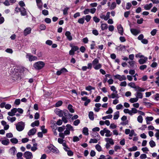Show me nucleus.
Returning <instances> with one entry per match:
<instances>
[{"mask_svg": "<svg viewBox=\"0 0 159 159\" xmlns=\"http://www.w3.org/2000/svg\"><path fill=\"white\" fill-rule=\"evenodd\" d=\"M55 112L59 116H62L61 120L65 123H66L68 121L67 118H70L72 116L67 110H55Z\"/></svg>", "mask_w": 159, "mask_h": 159, "instance_id": "f257e3e1", "label": "nucleus"}, {"mask_svg": "<svg viewBox=\"0 0 159 159\" xmlns=\"http://www.w3.org/2000/svg\"><path fill=\"white\" fill-rule=\"evenodd\" d=\"M99 60L97 58H95L92 61V66L94 69L95 70H98L101 68L102 67V65L101 64L99 63Z\"/></svg>", "mask_w": 159, "mask_h": 159, "instance_id": "f03ea898", "label": "nucleus"}, {"mask_svg": "<svg viewBox=\"0 0 159 159\" xmlns=\"http://www.w3.org/2000/svg\"><path fill=\"white\" fill-rule=\"evenodd\" d=\"M44 63L42 61H39L35 63L34 64V67L37 70H40L43 68L45 66Z\"/></svg>", "mask_w": 159, "mask_h": 159, "instance_id": "7ed1b4c3", "label": "nucleus"}, {"mask_svg": "<svg viewBox=\"0 0 159 159\" xmlns=\"http://www.w3.org/2000/svg\"><path fill=\"white\" fill-rule=\"evenodd\" d=\"M25 126V123L23 122H19L16 125V128L19 131H22L24 129Z\"/></svg>", "mask_w": 159, "mask_h": 159, "instance_id": "20e7f679", "label": "nucleus"}, {"mask_svg": "<svg viewBox=\"0 0 159 159\" xmlns=\"http://www.w3.org/2000/svg\"><path fill=\"white\" fill-rule=\"evenodd\" d=\"M95 136H94V137L96 138L94 139H91L89 141V143H96L98 142V140L100 139V136L99 134L97 133H95Z\"/></svg>", "mask_w": 159, "mask_h": 159, "instance_id": "39448f33", "label": "nucleus"}, {"mask_svg": "<svg viewBox=\"0 0 159 159\" xmlns=\"http://www.w3.org/2000/svg\"><path fill=\"white\" fill-rule=\"evenodd\" d=\"M26 58L28 59L29 61H32L37 60V58L36 57L33 56L30 53H27L26 55Z\"/></svg>", "mask_w": 159, "mask_h": 159, "instance_id": "423d86ee", "label": "nucleus"}, {"mask_svg": "<svg viewBox=\"0 0 159 159\" xmlns=\"http://www.w3.org/2000/svg\"><path fill=\"white\" fill-rule=\"evenodd\" d=\"M110 13L109 12H107V13L106 15L101 14L100 15V17L102 19H104L105 20H107L110 18Z\"/></svg>", "mask_w": 159, "mask_h": 159, "instance_id": "0eeeda50", "label": "nucleus"}, {"mask_svg": "<svg viewBox=\"0 0 159 159\" xmlns=\"http://www.w3.org/2000/svg\"><path fill=\"white\" fill-rule=\"evenodd\" d=\"M114 78L118 79L120 81L125 80L126 79V77L124 75L121 76L117 74L114 75Z\"/></svg>", "mask_w": 159, "mask_h": 159, "instance_id": "6e6552de", "label": "nucleus"}, {"mask_svg": "<svg viewBox=\"0 0 159 159\" xmlns=\"http://www.w3.org/2000/svg\"><path fill=\"white\" fill-rule=\"evenodd\" d=\"M67 70L65 68H62L60 70L57 71L56 72V75H60L61 74L68 72Z\"/></svg>", "mask_w": 159, "mask_h": 159, "instance_id": "1a4fd4ad", "label": "nucleus"}, {"mask_svg": "<svg viewBox=\"0 0 159 159\" xmlns=\"http://www.w3.org/2000/svg\"><path fill=\"white\" fill-rule=\"evenodd\" d=\"M24 157L26 159H30L32 158L33 155L32 153L30 152L26 151L24 153Z\"/></svg>", "mask_w": 159, "mask_h": 159, "instance_id": "9d476101", "label": "nucleus"}, {"mask_svg": "<svg viewBox=\"0 0 159 159\" xmlns=\"http://www.w3.org/2000/svg\"><path fill=\"white\" fill-rule=\"evenodd\" d=\"M81 100L82 101H85L84 103V105L85 106H87L88 104L91 102L90 99L88 98V97L85 96L81 98Z\"/></svg>", "mask_w": 159, "mask_h": 159, "instance_id": "9b49d317", "label": "nucleus"}, {"mask_svg": "<svg viewBox=\"0 0 159 159\" xmlns=\"http://www.w3.org/2000/svg\"><path fill=\"white\" fill-rule=\"evenodd\" d=\"M124 111L125 113H128L130 115H132L138 112L137 110H124Z\"/></svg>", "mask_w": 159, "mask_h": 159, "instance_id": "f8f14e48", "label": "nucleus"}, {"mask_svg": "<svg viewBox=\"0 0 159 159\" xmlns=\"http://www.w3.org/2000/svg\"><path fill=\"white\" fill-rule=\"evenodd\" d=\"M92 68V64L91 63H88L87 64V66H83L82 67V70L83 71H86L87 69L91 70Z\"/></svg>", "mask_w": 159, "mask_h": 159, "instance_id": "ddd939ff", "label": "nucleus"}, {"mask_svg": "<svg viewBox=\"0 0 159 159\" xmlns=\"http://www.w3.org/2000/svg\"><path fill=\"white\" fill-rule=\"evenodd\" d=\"M65 35L67 39L70 41L72 39V37L71 35L70 32L69 31H66L65 32Z\"/></svg>", "mask_w": 159, "mask_h": 159, "instance_id": "4468645a", "label": "nucleus"}, {"mask_svg": "<svg viewBox=\"0 0 159 159\" xmlns=\"http://www.w3.org/2000/svg\"><path fill=\"white\" fill-rule=\"evenodd\" d=\"M9 153L12 155H15L16 152V148L15 147H12L9 150Z\"/></svg>", "mask_w": 159, "mask_h": 159, "instance_id": "2eb2a0df", "label": "nucleus"}, {"mask_svg": "<svg viewBox=\"0 0 159 159\" xmlns=\"http://www.w3.org/2000/svg\"><path fill=\"white\" fill-rule=\"evenodd\" d=\"M117 29L118 33L121 35L123 34L124 30L123 29L121 25H119L117 26Z\"/></svg>", "mask_w": 159, "mask_h": 159, "instance_id": "dca6fc26", "label": "nucleus"}, {"mask_svg": "<svg viewBox=\"0 0 159 159\" xmlns=\"http://www.w3.org/2000/svg\"><path fill=\"white\" fill-rule=\"evenodd\" d=\"M111 93V95H108V96L110 98H118V95L117 94V91H116V92Z\"/></svg>", "mask_w": 159, "mask_h": 159, "instance_id": "f3484780", "label": "nucleus"}, {"mask_svg": "<svg viewBox=\"0 0 159 159\" xmlns=\"http://www.w3.org/2000/svg\"><path fill=\"white\" fill-rule=\"evenodd\" d=\"M131 32L134 35H137L140 33L139 30L135 29H130Z\"/></svg>", "mask_w": 159, "mask_h": 159, "instance_id": "a211bd4d", "label": "nucleus"}, {"mask_svg": "<svg viewBox=\"0 0 159 159\" xmlns=\"http://www.w3.org/2000/svg\"><path fill=\"white\" fill-rule=\"evenodd\" d=\"M31 28L30 27H27L24 30V34L25 36L29 34L31 32Z\"/></svg>", "mask_w": 159, "mask_h": 159, "instance_id": "6ab92c4d", "label": "nucleus"}, {"mask_svg": "<svg viewBox=\"0 0 159 159\" xmlns=\"http://www.w3.org/2000/svg\"><path fill=\"white\" fill-rule=\"evenodd\" d=\"M36 130L35 128H33L30 130L28 133V134L29 136L33 135L36 133Z\"/></svg>", "mask_w": 159, "mask_h": 159, "instance_id": "aec40b11", "label": "nucleus"}, {"mask_svg": "<svg viewBox=\"0 0 159 159\" xmlns=\"http://www.w3.org/2000/svg\"><path fill=\"white\" fill-rule=\"evenodd\" d=\"M143 58H142L140 59L139 60V63L140 64H143L146 62V61L148 60V58L146 57H143Z\"/></svg>", "mask_w": 159, "mask_h": 159, "instance_id": "412c9836", "label": "nucleus"}, {"mask_svg": "<svg viewBox=\"0 0 159 159\" xmlns=\"http://www.w3.org/2000/svg\"><path fill=\"white\" fill-rule=\"evenodd\" d=\"M143 105L145 106L148 108H150L153 105V103L148 102H143Z\"/></svg>", "mask_w": 159, "mask_h": 159, "instance_id": "4be33fe9", "label": "nucleus"}, {"mask_svg": "<svg viewBox=\"0 0 159 159\" xmlns=\"http://www.w3.org/2000/svg\"><path fill=\"white\" fill-rule=\"evenodd\" d=\"M20 12L22 16H25L27 15L26 9L24 7H20Z\"/></svg>", "mask_w": 159, "mask_h": 159, "instance_id": "5701e85b", "label": "nucleus"}, {"mask_svg": "<svg viewBox=\"0 0 159 159\" xmlns=\"http://www.w3.org/2000/svg\"><path fill=\"white\" fill-rule=\"evenodd\" d=\"M134 89L137 92H144L145 90V89L143 88H141L139 86H135Z\"/></svg>", "mask_w": 159, "mask_h": 159, "instance_id": "b1692460", "label": "nucleus"}, {"mask_svg": "<svg viewBox=\"0 0 159 159\" xmlns=\"http://www.w3.org/2000/svg\"><path fill=\"white\" fill-rule=\"evenodd\" d=\"M135 96L138 99V98H142L143 97V94L139 92H137L135 94Z\"/></svg>", "mask_w": 159, "mask_h": 159, "instance_id": "393cba45", "label": "nucleus"}, {"mask_svg": "<svg viewBox=\"0 0 159 159\" xmlns=\"http://www.w3.org/2000/svg\"><path fill=\"white\" fill-rule=\"evenodd\" d=\"M104 130H105V133H106L105 135L106 137H109L111 136L112 133H111V131L110 130L107 129L106 128H104Z\"/></svg>", "mask_w": 159, "mask_h": 159, "instance_id": "a878e982", "label": "nucleus"}, {"mask_svg": "<svg viewBox=\"0 0 159 159\" xmlns=\"http://www.w3.org/2000/svg\"><path fill=\"white\" fill-rule=\"evenodd\" d=\"M105 140L107 143H108L112 145L114 144L113 140L111 138H106L105 139Z\"/></svg>", "mask_w": 159, "mask_h": 159, "instance_id": "bb28decb", "label": "nucleus"}, {"mask_svg": "<svg viewBox=\"0 0 159 159\" xmlns=\"http://www.w3.org/2000/svg\"><path fill=\"white\" fill-rule=\"evenodd\" d=\"M100 27L102 30H106L108 28V25L107 24L102 23L101 24Z\"/></svg>", "mask_w": 159, "mask_h": 159, "instance_id": "cd10ccee", "label": "nucleus"}, {"mask_svg": "<svg viewBox=\"0 0 159 159\" xmlns=\"http://www.w3.org/2000/svg\"><path fill=\"white\" fill-rule=\"evenodd\" d=\"M20 103V100L19 99H17L15 100L14 102L13 106L16 107L17 106H18Z\"/></svg>", "mask_w": 159, "mask_h": 159, "instance_id": "c85d7f7f", "label": "nucleus"}, {"mask_svg": "<svg viewBox=\"0 0 159 159\" xmlns=\"http://www.w3.org/2000/svg\"><path fill=\"white\" fill-rule=\"evenodd\" d=\"M152 7V4L150 3L149 4H147L144 6V8L146 10H149Z\"/></svg>", "mask_w": 159, "mask_h": 159, "instance_id": "c756f323", "label": "nucleus"}, {"mask_svg": "<svg viewBox=\"0 0 159 159\" xmlns=\"http://www.w3.org/2000/svg\"><path fill=\"white\" fill-rule=\"evenodd\" d=\"M4 145H7L10 143L9 140L8 139L2 140L1 142Z\"/></svg>", "mask_w": 159, "mask_h": 159, "instance_id": "7c9ffc66", "label": "nucleus"}, {"mask_svg": "<svg viewBox=\"0 0 159 159\" xmlns=\"http://www.w3.org/2000/svg\"><path fill=\"white\" fill-rule=\"evenodd\" d=\"M130 66L132 67H134L135 66L136 67L137 66L135 65V62L134 61H130L128 62Z\"/></svg>", "mask_w": 159, "mask_h": 159, "instance_id": "2f4dec72", "label": "nucleus"}, {"mask_svg": "<svg viewBox=\"0 0 159 159\" xmlns=\"http://www.w3.org/2000/svg\"><path fill=\"white\" fill-rule=\"evenodd\" d=\"M17 112V110H11V111L9 112L8 114L11 116H13L15 115V113Z\"/></svg>", "mask_w": 159, "mask_h": 159, "instance_id": "473e14b6", "label": "nucleus"}, {"mask_svg": "<svg viewBox=\"0 0 159 159\" xmlns=\"http://www.w3.org/2000/svg\"><path fill=\"white\" fill-rule=\"evenodd\" d=\"M37 143H34L33 145V146L31 148V150L33 152H35L37 150Z\"/></svg>", "mask_w": 159, "mask_h": 159, "instance_id": "72a5a7b5", "label": "nucleus"}, {"mask_svg": "<svg viewBox=\"0 0 159 159\" xmlns=\"http://www.w3.org/2000/svg\"><path fill=\"white\" fill-rule=\"evenodd\" d=\"M83 133L85 135H88L89 134L88 129L87 127H84L82 131Z\"/></svg>", "mask_w": 159, "mask_h": 159, "instance_id": "f704fd0d", "label": "nucleus"}, {"mask_svg": "<svg viewBox=\"0 0 159 159\" xmlns=\"http://www.w3.org/2000/svg\"><path fill=\"white\" fill-rule=\"evenodd\" d=\"M39 124V122L38 120L35 121L34 122L32 123L31 125V126L34 127L35 126H38Z\"/></svg>", "mask_w": 159, "mask_h": 159, "instance_id": "c9c22d12", "label": "nucleus"}, {"mask_svg": "<svg viewBox=\"0 0 159 159\" xmlns=\"http://www.w3.org/2000/svg\"><path fill=\"white\" fill-rule=\"evenodd\" d=\"M119 116V111H116L114 114L113 119L114 120H117Z\"/></svg>", "mask_w": 159, "mask_h": 159, "instance_id": "e433bc0d", "label": "nucleus"}, {"mask_svg": "<svg viewBox=\"0 0 159 159\" xmlns=\"http://www.w3.org/2000/svg\"><path fill=\"white\" fill-rule=\"evenodd\" d=\"M84 16H83L82 18H80L78 20V22L80 24H83L84 23Z\"/></svg>", "mask_w": 159, "mask_h": 159, "instance_id": "4c0bfd02", "label": "nucleus"}, {"mask_svg": "<svg viewBox=\"0 0 159 159\" xmlns=\"http://www.w3.org/2000/svg\"><path fill=\"white\" fill-rule=\"evenodd\" d=\"M11 142L14 144H16L18 143V140L16 138H12L10 139Z\"/></svg>", "mask_w": 159, "mask_h": 159, "instance_id": "58836bf2", "label": "nucleus"}, {"mask_svg": "<svg viewBox=\"0 0 159 159\" xmlns=\"http://www.w3.org/2000/svg\"><path fill=\"white\" fill-rule=\"evenodd\" d=\"M70 46L71 48V49L74 52L79 49V47L77 46H73L72 45H70Z\"/></svg>", "mask_w": 159, "mask_h": 159, "instance_id": "ea45409f", "label": "nucleus"}, {"mask_svg": "<svg viewBox=\"0 0 159 159\" xmlns=\"http://www.w3.org/2000/svg\"><path fill=\"white\" fill-rule=\"evenodd\" d=\"M89 118L91 120H93L94 119L93 113L92 111H90L89 113Z\"/></svg>", "mask_w": 159, "mask_h": 159, "instance_id": "a19ab883", "label": "nucleus"}, {"mask_svg": "<svg viewBox=\"0 0 159 159\" xmlns=\"http://www.w3.org/2000/svg\"><path fill=\"white\" fill-rule=\"evenodd\" d=\"M66 129H67L69 131H74V128L70 124H67L66 125Z\"/></svg>", "mask_w": 159, "mask_h": 159, "instance_id": "79ce46f5", "label": "nucleus"}, {"mask_svg": "<svg viewBox=\"0 0 159 159\" xmlns=\"http://www.w3.org/2000/svg\"><path fill=\"white\" fill-rule=\"evenodd\" d=\"M116 3L115 2H112L110 7V9L111 10L114 9L116 7Z\"/></svg>", "mask_w": 159, "mask_h": 159, "instance_id": "37998d69", "label": "nucleus"}, {"mask_svg": "<svg viewBox=\"0 0 159 159\" xmlns=\"http://www.w3.org/2000/svg\"><path fill=\"white\" fill-rule=\"evenodd\" d=\"M149 144L151 148H153L156 146L155 142L152 140H151L149 142Z\"/></svg>", "mask_w": 159, "mask_h": 159, "instance_id": "c03bdc74", "label": "nucleus"}, {"mask_svg": "<svg viewBox=\"0 0 159 159\" xmlns=\"http://www.w3.org/2000/svg\"><path fill=\"white\" fill-rule=\"evenodd\" d=\"M137 147L136 146H134L132 148H129L128 149V151L129 152L134 151L137 150Z\"/></svg>", "mask_w": 159, "mask_h": 159, "instance_id": "a18cd8bd", "label": "nucleus"}, {"mask_svg": "<svg viewBox=\"0 0 159 159\" xmlns=\"http://www.w3.org/2000/svg\"><path fill=\"white\" fill-rule=\"evenodd\" d=\"M65 126H62L61 127H59L58 128V130L60 132H62L65 129Z\"/></svg>", "mask_w": 159, "mask_h": 159, "instance_id": "49530a36", "label": "nucleus"}, {"mask_svg": "<svg viewBox=\"0 0 159 159\" xmlns=\"http://www.w3.org/2000/svg\"><path fill=\"white\" fill-rule=\"evenodd\" d=\"M7 119L9 120L11 122H13L16 120V118L15 117H10V116H8L7 117Z\"/></svg>", "mask_w": 159, "mask_h": 159, "instance_id": "de8ad7c7", "label": "nucleus"}, {"mask_svg": "<svg viewBox=\"0 0 159 159\" xmlns=\"http://www.w3.org/2000/svg\"><path fill=\"white\" fill-rule=\"evenodd\" d=\"M22 153L20 152H18L16 154L17 159H22Z\"/></svg>", "mask_w": 159, "mask_h": 159, "instance_id": "09e8293b", "label": "nucleus"}, {"mask_svg": "<svg viewBox=\"0 0 159 159\" xmlns=\"http://www.w3.org/2000/svg\"><path fill=\"white\" fill-rule=\"evenodd\" d=\"M112 117V116L111 115H109L108 116H103L102 117V119L105 120L106 119H111Z\"/></svg>", "mask_w": 159, "mask_h": 159, "instance_id": "8fccbe9b", "label": "nucleus"}, {"mask_svg": "<svg viewBox=\"0 0 159 159\" xmlns=\"http://www.w3.org/2000/svg\"><path fill=\"white\" fill-rule=\"evenodd\" d=\"M95 88L94 87H92L91 86L89 85L85 88V89L86 90L90 91L92 89H94Z\"/></svg>", "mask_w": 159, "mask_h": 159, "instance_id": "3c124183", "label": "nucleus"}, {"mask_svg": "<svg viewBox=\"0 0 159 159\" xmlns=\"http://www.w3.org/2000/svg\"><path fill=\"white\" fill-rule=\"evenodd\" d=\"M91 18V16L89 15H87L85 16V20L87 22H89Z\"/></svg>", "mask_w": 159, "mask_h": 159, "instance_id": "603ef678", "label": "nucleus"}, {"mask_svg": "<svg viewBox=\"0 0 159 159\" xmlns=\"http://www.w3.org/2000/svg\"><path fill=\"white\" fill-rule=\"evenodd\" d=\"M69 8L66 7L63 10V14L64 15H66L68 14V11L69 10Z\"/></svg>", "mask_w": 159, "mask_h": 159, "instance_id": "864d4df0", "label": "nucleus"}, {"mask_svg": "<svg viewBox=\"0 0 159 159\" xmlns=\"http://www.w3.org/2000/svg\"><path fill=\"white\" fill-rule=\"evenodd\" d=\"M95 148L96 150L98 152H100L102 151V147L99 145L98 144H97L95 146Z\"/></svg>", "mask_w": 159, "mask_h": 159, "instance_id": "5fc2aeb1", "label": "nucleus"}, {"mask_svg": "<svg viewBox=\"0 0 159 159\" xmlns=\"http://www.w3.org/2000/svg\"><path fill=\"white\" fill-rule=\"evenodd\" d=\"M62 103L63 102L61 101H59L56 102L55 104V107H58L61 106Z\"/></svg>", "mask_w": 159, "mask_h": 159, "instance_id": "6e6d98bb", "label": "nucleus"}, {"mask_svg": "<svg viewBox=\"0 0 159 159\" xmlns=\"http://www.w3.org/2000/svg\"><path fill=\"white\" fill-rule=\"evenodd\" d=\"M138 99L136 98H131L130 100V102L131 103H134L137 102L138 101Z\"/></svg>", "mask_w": 159, "mask_h": 159, "instance_id": "4d7b16f0", "label": "nucleus"}, {"mask_svg": "<svg viewBox=\"0 0 159 159\" xmlns=\"http://www.w3.org/2000/svg\"><path fill=\"white\" fill-rule=\"evenodd\" d=\"M93 21L96 23H98L100 20V19L96 16H94L93 17Z\"/></svg>", "mask_w": 159, "mask_h": 159, "instance_id": "13d9d810", "label": "nucleus"}, {"mask_svg": "<svg viewBox=\"0 0 159 159\" xmlns=\"http://www.w3.org/2000/svg\"><path fill=\"white\" fill-rule=\"evenodd\" d=\"M80 121L79 119L75 120L73 122V125L75 126H77L80 123Z\"/></svg>", "mask_w": 159, "mask_h": 159, "instance_id": "bf43d9fd", "label": "nucleus"}, {"mask_svg": "<svg viewBox=\"0 0 159 159\" xmlns=\"http://www.w3.org/2000/svg\"><path fill=\"white\" fill-rule=\"evenodd\" d=\"M37 6L38 8L40 10L42 9L43 7V3L42 2H40V3H37Z\"/></svg>", "mask_w": 159, "mask_h": 159, "instance_id": "052dcab7", "label": "nucleus"}, {"mask_svg": "<svg viewBox=\"0 0 159 159\" xmlns=\"http://www.w3.org/2000/svg\"><path fill=\"white\" fill-rule=\"evenodd\" d=\"M80 139L79 138L76 136H74L73 137V141L74 142H77L79 141Z\"/></svg>", "mask_w": 159, "mask_h": 159, "instance_id": "680f3d73", "label": "nucleus"}, {"mask_svg": "<svg viewBox=\"0 0 159 159\" xmlns=\"http://www.w3.org/2000/svg\"><path fill=\"white\" fill-rule=\"evenodd\" d=\"M131 6V4L130 2H128L126 4V9L127 10H129L130 9Z\"/></svg>", "mask_w": 159, "mask_h": 159, "instance_id": "e2e57ef3", "label": "nucleus"}, {"mask_svg": "<svg viewBox=\"0 0 159 159\" xmlns=\"http://www.w3.org/2000/svg\"><path fill=\"white\" fill-rule=\"evenodd\" d=\"M156 130L157 131L155 134V136L156 137L157 140L159 139V129H156Z\"/></svg>", "mask_w": 159, "mask_h": 159, "instance_id": "0e129e2a", "label": "nucleus"}, {"mask_svg": "<svg viewBox=\"0 0 159 159\" xmlns=\"http://www.w3.org/2000/svg\"><path fill=\"white\" fill-rule=\"evenodd\" d=\"M138 121L140 123H142L143 122V117L141 116H138L137 118Z\"/></svg>", "mask_w": 159, "mask_h": 159, "instance_id": "69168bd1", "label": "nucleus"}, {"mask_svg": "<svg viewBox=\"0 0 159 159\" xmlns=\"http://www.w3.org/2000/svg\"><path fill=\"white\" fill-rule=\"evenodd\" d=\"M128 85L131 88H134L135 87V85L134 83L131 82L128 84Z\"/></svg>", "mask_w": 159, "mask_h": 159, "instance_id": "338daca9", "label": "nucleus"}, {"mask_svg": "<svg viewBox=\"0 0 159 159\" xmlns=\"http://www.w3.org/2000/svg\"><path fill=\"white\" fill-rule=\"evenodd\" d=\"M114 29V27L113 25H110L108 27V30L109 31L112 32Z\"/></svg>", "mask_w": 159, "mask_h": 159, "instance_id": "774afa93", "label": "nucleus"}]
</instances>
